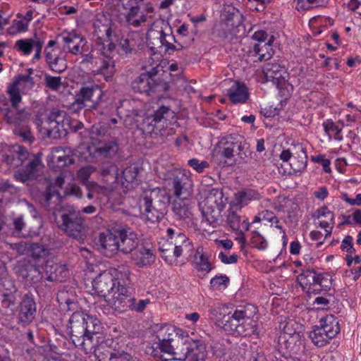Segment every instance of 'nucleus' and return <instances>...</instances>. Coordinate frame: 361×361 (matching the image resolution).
Listing matches in <instances>:
<instances>
[{
  "instance_id": "nucleus-47",
  "label": "nucleus",
  "mask_w": 361,
  "mask_h": 361,
  "mask_svg": "<svg viewBox=\"0 0 361 361\" xmlns=\"http://www.w3.org/2000/svg\"><path fill=\"white\" fill-rule=\"evenodd\" d=\"M325 133L331 139L333 135L335 140H342L343 137L341 135V128H339L333 121L326 120L322 124Z\"/></svg>"
},
{
  "instance_id": "nucleus-13",
  "label": "nucleus",
  "mask_w": 361,
  "mask_h": 361,
  "mask_svg": "<svg viewBox=\"0 0 361 361\" xmlns=\"http://www.w3.org/2000/svg\"><path fill=\"white\" fill-rule=\"evenodd\" d=\"M297 280L307 293H319L326 292L332 286V277L328 273H318L313 269L304 270L298 276Z\"/></svg>"
},
{
  "instance_id": "nucleus-53",
  "label": "nucleus",
  "mask_w": 361,
  "mask_h": 361,
  "mask_svg": "<svg viewBox=\"0 0 361 361\" xmlns=\"http://www.w3.org/2000/svg\"><path fill=\"white\" fill-rule=\"evenodd\" d=\"M29 25L22 18L14 20L12 25L8 28V32L11 35H16L20 32H25L28 30Z\"/></svg>"
},
{
  "instance_id": "nucleus-63",
  "label": "nucleus",
  "mask_w": 361,
  "mask_h": 361,
  "mask_svg": "<svg viewBox=\"0 0 361 361\" xmlns=\"http://www.w3.org/2000/svg\"><path fill=\"white\" fill-rule=\"evenodd\" d=\"M64 194L65 195L75 196L76 198L78 199L82 197V192L81 190V188L75 184H72L67 187L64 191Z\"/></svg>"
},
{
  "instance_id": "nucleus-28",
  "label": "nucleus",
  "mask_w": 361,
  "mask_h": 361,
  "mask_svg": "<svg viewBox=\"0 0 361 361\" xmlns=\"http://www.w3.org/2000/svg\"><path fill=\"white\" fill-rule=\"evenodd\" d=\"M27 150L18 145L11 146L4 154L6 163L11 167L16 168L23 164L29 157Z\"/></svg>"
},
{
  "instance_id": "nucleus-59",
  "label": "nucleus",
  "mask_w": 361,
  "mask_h": 361,
  "mask_svg": "<svg viewBox=\"0 0 361 361\" xmlns=\"http://www.w3.org/2000/svg\"><path fill=\"white\" fill-rule=\"evenodd\" d=\"M218 258L225 264H233L237 263L238 255L235 253L229 255L228 252L221 251L218 255Z\"/></svg>"
},
{
  "instance_id": "nucleus-34",
  "label": "nucleus",
  "mask_w": 361,
  "mask_h": 361,
  "mask_svg": "<svg viewBox=\"0 0 361 361\" xmlns=\"http://www.w3.org/2000/svg\"><path fill=\"white\" fill-rule=\"evenodd\" d=\"M47 279L49 281H63L68 274L66 265L49 262L45 267Z\"/></svg>"
},
{
  "instance_id": "nucleus-60",
  "label": "nucleus",
  "mask_w": 361,
  "mask_h": 361,
  "mask_svg": "<svg viewBox=\"0 0 361 361\" xmlns=\"http://www.w3.org/2000/svg\"><path fill=\"white\" fill-rule=\"evenodd\" d=\"M49 66L51 71L60 73L66 70V63L63 59L56 57L54 61L49 64Z\"/></svg>"
},
{
  "instance_id": "nucleus-30",
  "label": "nucleus",
  "mask_w": 361,
  "mask_h": 361,
  "mask_svg": "<svg viewBox=\"0 0 361 361\" xmlns=\"http://www.w3.org/2000/svg\"><path fill=\"white\" fill-rule=\"evenodd\" d=\"M262 195L258 190L252 188H245L238 191L234 195L233 200L231 202L238 209L243 208L252 201L259 200Z\"/></svg>"
},
{
  "instance_id": "nucleus-31",
  "label": "nucleus",
  "mask_w": 361,
  "mask_h": 361,
  "mask_svg": "<svg viewBox=\"0 0 361 361\" xmlns=\"http://www.w3.org/2000/svg\"><path fill=\"white\" fill-rule=\"evenodd\" d=\"M41 166V159L35 157L30 160L25 167L16 171L14 178L22 183L32 180L37 176L38 169Z\"/></svg>"
},
{
  "instance_id": "nucleus-54",
  "label": "nucleus",
  "mask_w": 361,
  "mask_h": 361,
  "mask_svg": "<svg viewBox=\"0 0 361 361\" xmlns=\"http://www.w3.org/2000/svg\"><path fill=\"white\" fill-rule=\"evenodd\" d=\"M322 0H294L295 8L299 11L308 10L314 6H319Z\"/></svg>"
},
{
  "instance_id": "nucleus-37",
  "label": "nucleus",
  "mask_w": 361,
  "mask_h": 361,
  "mask_svg": "<svg viewBox=\"0 0 361 361\" xmlns=\"http://www.w3.org/2000/svg\"><path fill=\"white\" fill-rule=\"evenodd\" d=\"M41 39L35 34L31 37L18 39L15 42L14 49L23 56H29Z\"/></svg>"
},
{
  "instance_id": "nucleus-43",
  "label": "nucleus",
  "mask_w": 361,
  "mask_h": 361,
  "mask_svg": "<svg viewBox=\"0 0 361 361\" xmlns=\"http://www.w3.org/2000/svg\"><path fill=\"white\" fill-rule=\"evenodd\" d=\"M309 337L317 347H323L330 342L332 338L319 326H315L310 332Z\"/></svg>"
},
{
  "instance_id": "nucleus-38",
  "label": "nucleus",
  "mask_w": 361,
  "mask_h": 361,
  "mask_svg": "<svg viewBox=\"0 0 361 361\" xmlns=\"http://www.w3.org/2000/svg\"><path fill=\"white\" fill-rule=\"evenodd\" d=\"M319 326L327 333L332 339L340 332L338 320L333 314H329L322 318Z\"/></svg>"
},
{
  "instance_id": "nucleus-48",
  "label": "nucleus",
  "mask_w": 361,
  "mask_h": 361,
  "mask_svg": "<svg viewBox=\"0 0 361 361\" xmlns=\"http://www.w3.org/2000/svg\"><path fill=\"white\" fill-rule=\"evenodd\" d=\"M194 267L198 271L209 272L212 269L208 258L203 254L196 253L195 255Z\"/></svg>"
},
{
  "instance_id": "nucleus-24",
  "label": "nucleus",
  "mask_w": 361,
  "mask_h": 361,
  "mask_svg": "<svg viewBox=\"0 0 361 361\" xmlns=\"http://www.w3.org/2000/svg\"><path fill=\"white\" fill-rule=\"evenodd\" d=\"M118 123H121V119L111 118L94 124L91 128V134L99 137H114L121 133V126Z\"/></svg>"
},
{
  "instance_id": "nucleus-23",
  "label": "nucleus",
  "mask_w": 361,
  "mask_h": 361,
  "mask_svg": "<svg viewBox=\"0 0 361 361\" xmlns=\"http://www.w3.org/2000/svg\"><path fill=\"white\" fill-rule=\"evenodd\" d=\"M64 175L61 173L58 176L54 183L47 180H44L42 185L45 187V190L40 192L39 202L44 207L49 206L55 199V202L59 200V192L58 188H61L64 184Z\"/></svg>"
},
{
  "instance_id": "nucleus-62",
  "label": "nucleus",
  "mask_w": 361,
  "mask_h": 361,
  "mask_svg": "<svg viewBox=\"0 0 361 361\" xmlns=\"http://www.w3.org/2000/svg\"><path fill=\"white\" fill-rule=\"evenodd\" d=\"M30 244L25 242H20L11 245V248L17 251L19 255H28Z\"/></svg>"
},
{
  "instance_id": "nucleus-49",
  "label": "nucleus",
  "mask_w": 361,
  "mask_h": 361,
  "mask_svg": "<svg viewBox=\"0 0 361 361\" xmlns=\"http://www.w3.org/2000/svg\"><path fill=\"white\" fill-rule=\"evenodd\" d=\"M49 254L48 249L43 245L39 243H30L28 256L33 259H38L46 257Z\"/></svg>"
},
{
  "instance_id": "nucleus-57",
  "label": "nucleus",
  "mask_w": 361,
  "mask_h": 361,
  "mask_svg": "<svg viewBox=\"0 0 361 361\" xmlns=\"http://www.w3.org/2000/svg\"><path fill=\"white\" fill-rule=\"evenodd\" d=\"M188 164L199 173H203L204 171L209 166L208 161H200L197 158L189 159Z\"/></svg>"
},
{
  "instance_id": "nucleus-20",
  "label": "nucleus",
  "mask_w": 361,
  "mask_h": 361,
  "mask_svg": "<svg viewBox=\"0 0 361 361\" xmlns=\"http://www.w3.org/2000/svg\"><path fill=\"white\" fill-rule=\"evenodd\" d=\"M47 123L49 125L47 131L49 135L54 133L58 134V136H61L63 132L67 130V127L70 124V120L66 111L54 108L48 116Z\"/></svg>"
},
{
  "instance_id": "nucleus-61",
  "label": "nucleus",
  "mask_w": 361,
  "mask_h": 361,
  "mask_svg": "<svg viewBox=\"0 0 361 361\" xmlns=\"http://www.w3.org/2000/svg\"><path fill=\"white\" fill-rule=\"evenodd\" d=\"M341 249L348 253L352 254L355 250L353 247V238L350 235H346L341 242Z\"/></svg>"
},
{
  "instance_id": "nucleus-36",
  "label": "nucleus",
  "mask_w": 361,
  "mask_h": 361,
  "mask_svg": "<svg viewBox=\"0 0 361 361\" xmlns=\"http://www.w3.org/2000/svg\"><path fill=\"white\" fill-rule=\"evenodd\" d=\"M10 286V288L0 287V304L3 308L13 310L17 303V290L12 283Z\"/></svg>"
},
{
  "instance_id": "nucleus-15",
  "label": "nucleus",
  "mask_w": 361,
  "mask_h": 361,
  "mask_svg": "<svg viewBox=\"0 0 361 361\" xmlns=\"http://www.w3.org/2000/svg\"><path fill=\"white\" fill-rule=\"evenodd\" d=\"M119 18L128 26L138 27L150 21L152 8L141 10L137 0H122Z\"/></svg>"
},
{
  "instance_id": "nucleus-21",
  "label": "nucleus",
  "mask_w": 361,
  "mask_h": 361,
  "mask_svg": "<svg viewBox=\"0 0 361 361\" xmlns=\"http://www.w3.org/2000/svg\"><path fill=\"white\" fill-rule=\"evenodd\" d=\"M18 323L22 326L30 324L35 319L37 307L34 296L27 293L23 298L18 307Z\"/></svg>"
},
{
  "instance_id": "nucleus-16",
  "label": "nucleus",
  "mask_w": 361,
  "mask_h": 361,
  "mask_svg": "<svg viewBox=\"0 0 361 361\" xmlns=\"http://www.w3.org/2000/svg\"><path fill=\"white\" fill-rule=\"evenodd\" d=\"M118 149V143L116 139L108 141L96 140L87 148V160L90 162H98L111 159L117 154Z\"/></svg>"
},
{
  "instance_id": "nucleus-46",
  "label": "nucleus",
  "mask_w": 361,
  "mask_h": 361,
  "mask_svg": "<svg viewBox=\"0 0 361 361\" xmlns=\"http://www.w3.org/2000/svg\"><path fill=\"white\" fill-rule=\"evenodd\" d=\"M300 149L301 152V154L298 155V157H294L291 160L290 165L291 169L294 171L295 173H302L307 166V154L305 149L300 146Z\"/></svg>"
},
{
  "instance_id": "nucleus-1",
  "label": "nucleus",
  "mask_w": 361,
  "mask_h": 361,
  "mask_svg": "<svg viewBox=\"0 0 361 361\" xmlns=\"http://www.w3.org/2000/svg\"><path fill=\"white\" fill-rule=\"evenodd\" d=\"M158 347L161 352L172 356V360L204 361L206 347L200 340H194L176 326L161 325L157 331Z\"/></svg>"
},
{
  "instance_id": "nucleus-11",
  "label": "nucleus",
  "mask_w": 361,
  "mask_h": 361,
  "mask_svg": "<svg viewBox=\"0 0 361 361\" xmlns=\"http://www.w3.org/2000/svg\"><path fill=\"white\" fill-rule=\"evenodd\" d=\"M167 25L161 21H156L152 23L147 33V42L150 49L154 52H161L162 49L164 52L171 54L176 50L173 45L175 38L171 34V28L169 27V33L166 32L163 27Z\"/></svg>"
},
{
  "instance_id": "nucleus-52",
  "label": "nucleus",
  "mask_w": 361,
  "mask_h": 361,
  "mask_svg": "<svg viewBox=\"0 0 361 361\" xmlns=\"http://www.w3.org/2000/svg\"><path fill=\"white\" fill-rule=\"evenodd\" d=\"M250 243L254 247L259 250H264L268 247L267 240L257 231L252 232Z\"/></svg>"
},
{
  "instance_id": "nucleus-33",
  "label": "nucleus",
  "mask_w": 361,
  "mask_h": 361,
  "mask_svg": "<svg viewBox=\"0 0 361 361\" xmlns=\"http://www.w3.org/2000/svg\"><path fill=\"white\" fill-rule=\"evenodd\" d=\"M131 259L136 267L143 268L151 265L154 262L155 255L152 250L141 247L132 252Z\"/></svg>"
},
{
  "instance_id": "nucleus-22",
  "label": "nucleus",
  "mask_w": 361,
  "mask_h": 361,
  "mask_svg": "<svg viewBox=\"0 0 361 361\" xmlns=\"http://www.w3.org/2000/svg\"><path fill=\"white\" fill-rule=\"evenodd\" d=\"M118 233V251L123 254L132 253L138 245L137 233L128 226L116 228Z\"/></svg>"
},
{
  "instance_id": "nucleus-50",
  "label": "nucleus",
  "mask_w": 361,
  "mask_h": 361,
  "mask_svg": "<svg viewBox=\"0 0 361 361\" xmlns=\"http://www.w3.org/2000/svg\"><path fill=\"white\" fill-rule=\"evenodd\" d=\"M229 281L226 275H217L210 280V286L213 290H221L228 287Z\"/></svg>"
},
{
  "instance_id": "nucleus-32",
  "label": "nucleus",
  "mask_w": 361,
  "mask_h": 361,
  "mask_svg": "<svg viewBox=\"0 0 361 361\" xmlns=\"http://www.w3.org/2000/svg\"><path fill=\"white\" fill-rule=\"evenodd\" d=\"M228 99L233 104H244L249 97L246 85L240 82H235L227 90Z\"/></svg>"
},
{
  "instance_id": "nucleus-45",
  "label": "nucleus",
  "mask_w": 361,
  "mask_h": 361,
  "mask_svg": "<svg viewBox=\"0 0 361 361\" xmlns=\"http://www.w3.org/2000/svg\"><path fill=\"white\" fill-rule=\"evenodd\" d=\"M98 71L99 74L104 76L106 81L109 82L111 80L115 73V65L114 61L110 56L104 55Z\"/></svg>"
},
{
  "instance_id": "nucleus-10",
  "label": "nucleus",
  "mask_w": 361,
  "mask_h": 361,
  "mask_svg": "<svg viewBox=\"0 0 361 361\" xmlns=\"http://www.w3.org/2000/svg\"><path fill=\"white\" fill-rule=\"evenodd\" d=\"M58 227L68 235L82 239L84 237V219L80 210L73 206L64 207L59 218L56 219Z\"/></svg>"
},
{
  "instance_id": "nucleus-6",
  "label": "nucleus",
  "mask_w": 361,
  "mask_h": 361,
  "mask_svg": "<svg viewBox=\"0 0 361 361\" xmlns=\"http://www.w3.org/2000/svg\"><path fill=\"white\" fill-rule=\"evenodd\" d=\"M257 306L252 304L238 307L232 315L228 316L224 329L243 336L257 334Z\"/></svg>"
},
{
  "instance_id": "nucleus-7",
  "label": "nucleus",
  "mask_w": 361,
  "mask_h": 361,
  "mask_svg": "<svg viewBox=\"0 0 361 361\" xmlns=\"http://www.w3.org/2000/svg\"><path fill=\"white\" fill-rule=\"evenodd\" d=\"M0 110L5 111V120L6 123L13 126L15 135L20 136L23 140L31 142L32 135L28 125L30 114L25 109L14 110L8 106L5 96H0Z\"/></svg>"
},
{
  "instance_id": "nucleus-29",
  "label": "nucleus",
  "mask_w": 361,
  "mask_h": 361,
  "mask_svg": "<svg viewBox=\"0 0 361 361\" xmlns=\"http://www.w3.org/2000/svg\"><path fill=\"white\" fill-rule=\"evenodd\" d=\"M61 37L70 53L75 55L82 53L86 42L80 35L74 32H63Z\"/></svg>"
},
{
  "instance_id": "nucleus-56",
  "label": "nucleus",
  "mask_w": 361,
  "mask_h": 361,
  "mask_svg": "<svg viewBox=\"0 0 361 361\" xmlns=\"http://www.w3.org/2000/svg\"><path fill=\"white\" fill-rule=\"evenodd\" d=\"M44 82L46 86L52 90H58L62 85L61 77L51 76L47 74L44 76Z\"/></svg>"
},
{
  "instance_id": "nucleus-26",
  "label": "nucleus",
  "mask_w": 361,
  "mask_h": 361,
  "mask_svg": "<svg viewBox=\"0 0 361 361\" xmlns=\"http://www.w3.org/2000/svg\"><path fill=\"white\" fill-rule=\"evenodd\" d=\"M172 176V184L176 197H188L192 190L191 178L180 171H175Z\"/></svg>"
},
{
  "instance_id": "nucleus-41",
  "label": "nucleus",
  "mask_w": 361,
  "mask_h": 361,
  "mask_svg": "<svg viewBox=\"0 0 361 361\" xmlns=\"http://www.w3.org/2000/svg\"><path fill=\"white\" fill-rule=\"evenodd\" d=\"M240 213L241 209L230 203L226 214V223L233 231H237L240 229L242 221Z\"/></svg>"
},
{
  "instance_id": "nucleus-3",
  "label": "nucleus",
  "mask_w": 361,
  "mask_h": 361,
  "mask_svg": "<svg viewBox=\"0 0 361 361\" xmlns=\"http://www.w3.org/2000/svg\"><path fill=\"white\" fill-rule=\"evenodd\" d=\"M131 271L126 264H121L100 273L92 281L94 292L104 298L107 305L114 309L123 288L129 286Z\"/></svg>"
},
{
  "instance_id": "nucleus-9",
  "label": "nucleus",
  "mask_w": 361,
  "mask_h": 361,
  "mask_svg": "<svg viewBox=\"0 0 361 361\" xmlns=\"http://www.w3.org/2000/svg\"><path fill=\"white\" fill-rule=\"evenodd\" d=\"M167 244L162 245L159 250L165 260L171 257V254L178 258L183 254L189 253L192 250V245L189 238L178 228H168L166 231Z\"/></svg>"
},
{
  "instance_id": "nucleus-8",
  "label": "nucleus",
  "mask_w": 361,
  "mask_h": 361,
  "mask_svg": "<svg viewBox=\"0 0 361 361\" xmlns=\"http://www.w3.org/2000/svg\"><path fill=\"white\" fill-rule=\"evenodd\" d=\"M226 204V199L221 190L212 188L209 190L204 199L199 203L205 222L214 227Z\"/></svg>"
},
{
  "instance_id": "nucleus-44",
  "label": "nucleus",
  "mask_w": 361,
  "mask_h": 361,
  "mask_svg": "<svg viewBox=\"0 0 361 361\" xmlns=\"http://www.w3.org/2000/svg\"><path fill=\"white\" fill-rule=\"evenodd\" d=\"M98 37L102 40L103 48L105 50L107 47V51L111 52L114 49L115 45L111 41L112 31L109 25H103L102 27L96 30Z\"/></svg>"
},
{
  "instance_id": "nucleus-35",
  "label": "nucleus",
  "mask_w": 361,
  "mask_h": 361,
  "mask_svg": "<svg viewBox=\"0 0 361 361\" xmlns=\"http://www.w3.org/2000/svg\"><path fill=\"white\" fill-rule=\"evenodd\" d=\"M172 210L180 219H189L192 216V202L188 197H176L172 205Z\"/></svg>"
},
{
  "instance_id": "nucleus-18",
  "label": "nucleus",
  "mask_w": 361,
  "mask_h": 361,
  "mask_svg": "<svg viewBox=\"0 0 361 361\" xmlns=\"http://www.w3.org/2000/svg\"><path fill=\"white\" fill-rule=\"evenodd\" d=\"M119 300H116L114 303V307L113 310L115 311L125 312L131 310L136 312H142L150 302L149 299L137 300L135 298L130 297L129 286L123 288Z\"/></svg>"
},
{
  "instance_id": "nucleus-12",
  "label": "nucleus",
  "mask_w": 361,
  "mask_h": 361,
  "mask_svg": "<svg viewBox=\"0 0 361 361\" xmlns=\"http://www.w3.org/2000/svg\"><path fill=\"white\" fill-rule=\"evenodd\" d=\"M175 117L173 111L168 106H161L145 121L147 125L146 130L149 133L162 137L171 135L173 133V129L169 128V126Z\"/></svg>"
},
{
  "instance_id": "nucleus-51",
  "label": "nucleus",
  "mask_w": 361,
  "mask_h": 361,
  "mask_svg": "<svg viewBox=\"0 0 361 361\" xmlns=\"http://www.w3.org/2000/svg\"><path fill=\"white\" fill-rule=\"evenodd\" d=\"M7 94L9 97V100L11 104V106L14 109V110H18L19 104L22 101L21 92L16 89L15 87H13L11 84L8 85L7 89Z\"/></svg>"
},
{
  "instance_id": "nucleus-64",
  "label": "nucleus",
  "mask_w": 361,
  "mask_h": 361,
  "mask_svg": "<svg viewBox=\"0 0 361 361\" xmlns=\"http://www.w3.org/2000/svg\"><path fill=\"white\" fill-rule=\"evenodd\" d=\"M334 219L331 221L330 219L320 220L319 222V226L325 230V238L331 235L332 230L334 226Z\"/></svg>"
},
{
  "instance_id": "nucleus-5",
  "label": "nucleus",
  "mask_w": 361,
  "mask_h": 361,
  "mask_svg": "<svg viewBox=\"0 0 361 361\" xmlns=\"http://www.w3.org/2000/svg\"><path fill=\"white\" fill-rule=\"evenodd\" d=\"M250 152L245 143L238 135H228L223 137L212 153V160L221 166H225L228 160L234 158L236 162L246 163Z\"/></svg>"
},
{
  "instance_id": "nucleus-14",
  "label": "nucleus",
  "mask_w": 361,
  "mask_h": 361,
  "mask_svg": "<svg viewBox=\"0 0 361 361\" xmlns=\"http://www.w3.org/2000/svg\"><path fill=\"white\" fill-rule=\"evenodd\" d=\"M263 72L267 81L276 85L281 98L286 99L290 96L293 86L288 82L289 73L284 66L268 63L264 65Z\"/></svg>"
},
{
  "instance_id": "nucleus-27",
  "label": "nucleus",
  "mask_w": 361,
  "mask_h": 361,
  "mask_svg": "<svg viewBox=\"0 0 361 361\" xmlns=\"http://www.w3.org/2000/svg\"><path fill=\"white\" fill-rule=\"evenodd\" d=\"M99 243L104 254L111 257L118 252V233L116 229L113 231L101 233L99 235Z\"/></svg>"
},
{
  "instance_id": "nucleus-25",
  "label": "nucleus",
  "mask_w": 361,
  "mask_h": 361,
  "mask_svg": "<svg viewBox=\"0 0 361 361\" xmlns=\"http://www.w3.org/2000/svg\"><path fill=\"white\" fill-rule=\"evenodd\" d=\"M104 95L100 86L97 84L83 86L80 88L78 97H80L87 104L88 109H96Z\"/></svg>"
},
{
  "instance_id": "nucleus-17",
  "label": "nucleus",
  "mask_w": 361,
  "mask_h": 361,
  "mask_svg": "<svg viewBox=\"0 0 361 361\" xmlns=\"http://www.w3.org/2000/svg\"><path fill=\"white\" fill-rule=\"evenodd\" d=\"M153 67L147 69L145 67V72L140 74L133 82L132 88L135 92L149 94L153 92L157 86V82L154 76L159 72V62L154 61Z\"/></svg>"
},
{
  "instance_id": "nucleus-42",
  "label": "nucleus",
  "mask_w": 361,
  "mask_h": 361,
  "mask_svg": "<svg viewBox=\"0 0 361 361\" xmlns=\"http://www.w3.org/2000/svg\"><path fill=\"white\" fill-rule=\"evenodd\" d=\"M11 85L22 94H25L33 87L34 80L30 75H19L14 78Z\"/></svg>"
},
{
  "instance_id": "nucleus-2",
  "label": "nucleus",
  "mask_w": 361,
  "mask_h": 361,
  "mask_svg": "<svg viewBox=\"0 0 361 361\" xmlns=\"http://www.w3.org/2000/svg\"><path fill=\"white\" fill-rule=\"evenodd\" d=\"M99 320L82 312H73L68 322L71 338L75 347L87 352L95 348L104 337Z\"/></svg>"
},
{
  "instance_id": "nucleus-19",
  "label": "nucleus",
  "mask_w": 361,
  "mask_h": 361,
  "mask_svg": "<svg viewBox=\"0 0 361 361\" xmlns=\"http://www.w3.org/2000/svg\"><path fill=\"white\" fill-rule=\"evenodd\" d=\"M295 326H298L293 320H288L286 322H281L279 328L282 331L279 337V345L281 349H286L288 353H296L295 343L299 338L297 329Z\"/></svg>"
},
{
  "instance_id": "nucleus-4",
  "label": "nucleus",
  "mask_w": 361,
  "mask_h": 361,
  "mask_svg": "<svg viewBox=\"0 0 361 361\" xmlns=\"http://www.w3.org/2000/svg\"><path fill=\"white\" fill-rule=\"evenodd\" d=\"M169 196L164 188L145 190L139 197L137 206L140 214L147 221H160L167 213Z\"/></svg>"
},
{
  "instance_id": "nucleus-58",
  "label": "nucleus",
  "mask_w": 361,
  "mask_h": 361,
  "mask_svg": "<svg viewBox=\"0 0 361 361\" xmlns=\"http://www.w3.org/2000/svg\"><path fill=\"white\" fill-rule=\"evenodd\" d=\"M138 169L135 166H128L123 171V178L128 183H133L137 176Z\"/></svg>"
},
{
  "instance_id": "nucleus-55",
  "label": "nucleus",
  "mask_w": 361,
  "mask_h": 361,
  "mask_svg": "<svg viewBox=\"0 0 361 361\" xmlns=\"http://www.w3.org/2000/svg\"><path fill=\"white\" fill-rule=\"evenodd\" d=\"M94 171L95 168L92 166H83L78 171V178L85 185L87 183H89L87 180Z\"/></svg>"
},
{
  "instance_id": "nucleus-39",
  "label": "nucleus",
  "mask_w": 361,
  "mask_h": 361,
  "mask_svg": "<svg viewBox=\"0 0 361 361\" xmlns=\"http://www.w3.org/2000/svg\"><path fill=\"white\" fill-rule=\"evenodd\" d=\"M74 164V159L64 154L61 147L53 149L50 156L49 164L56 166L59 168L69 166Z\"/></svg>"
},
{
  "instance_id": "nucleus-40",
  "label": "nucleus",
  "mask_w": 361,
  "mask_h": 361,
  "mask_svg": "<svg viewBox=\"0 0 361 361\" xmlns=\"http://www.w3.org/2000/svg\"><path fill=\"white\" fill-rule=\"evenodd\" d=\"M252 56L256 57L255 61H262L270 59L273 54L271 41L267 43H257L253 48Z\"/></svg>"
}]
</instances>
